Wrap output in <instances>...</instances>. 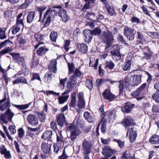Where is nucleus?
Here are the masks:
<instances>
[{
  "label": "nucleus",
  "mask_w": 159,
  "mask_h": 159,
  "mask_svg": "<svg viewBox=\"0 0 159 159\" xmlns=\"http://www.w3.org/2000/svg\"><path fill=\"white\" fill-rule=\"evenodd\" d=\"M1 154L4 155L6 159L10 158L11 157L10 151L7 150L4 145L1 146Z\"/></svg>",
  "instance_id": "6ab92c4d"
},
{
  "label": "nucleus",
  "mask_w": 159,
  "mask_h": 159,
  "mask_svg": "<svg viewBox=\"0 0 159 159\" xmlns=\"http://www.w3.org/2000/svg\"><path fill=\"white\" fill-rule=\"evenodd\" d=\"M149 142L152 144L159 143V136L156 135L152 136L149 139Z\"/></svg>",
  "instance_id": "cd10ccee"
},
{
  "label": "nucleus",
  "mask_w": 159,
  "mask_h": 159,
  "mask_svg": "<svg viewBox=\"0 0 159 159\" xmlns=\"http://www.w3.org/2000/svg\"><path fill=\"white\" fill-rule=\"evenodd\" d=\"M112 50L111 52V55L115 56L117 57H120V48L117 44L114 45L113 46Z\"/></svg>",
  "instance_id": "4be33fe9"
},
{
  "label": "nucleus",
  "mask_w": 159,
  "mask_h": 159,
  "mask_svg": "<svg viewBox=\"0 0 159 159\" xmlns=\"http://www.w3.org/2000/svg\"><path fill=\"white\" fill-rule=\"evenodd\" d=\"M122 124L126 129L128 126L134 125L135 124L134 120L130 116H128L123 120Z\"/></svg>",
  "instance_id": "2eb2a0df"
},
{
  "label": "nucleus",
  "mask_w": 159,
  "mask_h": 159,
  "mask_svg": "<svg viewBox=\"0 0 159 159\" xmlns=\"http://www.w3.org/2000/svg\"><path fill=\"white\" fill-rule=\"evenodd\" d=\"M108 117L109 119H112L116 117V114L115 111L112 110L110 111H108Z\"/></svg>",
  "instance_id": "c03bdc74"
},
{
  "label": "nucleus",
  "mask_w": 159,
  "mask_h": 159,
  "mask_svg": "<svg viewBox=\"0 0 159 159\" xmlns=\"http://www.w3.org/2000/svg\"><path fill=\"white\" fill-rule=\"evenodd\" d=\"M102 42L105 44V49L108 48L113 44L114 41L112 34L108 31H104L101 36Z\"/></svg>",
  "instance_id": "f257e3e1"
},
{
  "label": "nucleus",
  "mask_w": 159,
  "mask_h": 159,
  "mask_svg": "<svg viewBox=\"0 0 159 159\" xmlns=\"http://www.w3.org/2000/svg\"><path fill=\"white\" fill-rule=\"evenodd\" d=\"M129 83L132 86H137L141 82V77L139 75H134L130 77Z\"/></svg>",
  "instance_id": "1a4fd4ad"
},
{
  "label": "nucleus",
  "mask_w": 159,
  "mask_h": 159,
  "mask_svg": "<svg viewBox=\"0 0 159 159\" xmlns=\"http://www.w3.org/2000/svg\"><path fill=\"white\" fill-rule=\"evenodd\" d=\"M107 11L108 14L111 16H112L115 14L114 9L111 7L110 6H107Z\"/></svg>",
  "instance_id": "ea45409f"
},
{
  "label": "nucleus",
  "mask_w": 159,
  "mask_h": 159,
  "mask_svg": "<svg viewBox=\"0 0 159 159\" xmlns=\"http://www.w3.org/2000/svg\"><path fill=\"white\" fill-rule=\"evenodd\" d=\"M86 86L89 89H91L93 87L92 82L91 80L87 79L86 81Z\"/></svg>",
  "instance_id": "864d4df0"
},
{
  "label": "nucleus",
  "mask_w": 159,
  "mask_h": 159,
  "mask_svg": "<svg viewBox=\"0 0 159 159\" xmlns=\"http://www.w3.org/2000/svg\"><path fill=\"white\" fill-rule=\"evenodd\" d=\"M34 80H37L40 81L41 80L40 77L39 75L37 73H34L32 74V78L31 80L32 81Z\"/></svg>",
  "instance_id": "de8ad7c7"
},
{
  "label": "nucleus",
  "mask_w": 159,
  "mask_h": 159,
  "mask_svg": "<svg viewBox=\"0 0 159 159\" xmlns=\"http://www.w3.org/2000/svg\"><path fill=\"white\" fill-rule=\"evenodd\" d=\"M84 116L85 120L89 122L92 123L94 121L93 118L90 115V113L88 112H84Z\"/></svg>",
  "instance_id": "7c9ffc66"
},
{
  "label": "nucleus",
  "mask_w": 159,
  "mask_h": 159,
  "mask_svg": "<svg viewBox=\"0 0 159 159\" xmlns=\"http://www.w3.org/2000/svg\"><path fill=\"white\" fill-rule=\"evenodd\" d=\"M141 92L138 89L136 90L135 92L131 94V95L132 96L135 97L137 101H139L142 99L143 97H138V96L140 95Z\"/></svg>",
  "instance_id": "473e14b6"
},
{
  "label": "nucleus",
  "mask_w": 159,
  "mask_h": 159,
  "mask_svg": "<svg viewBox=\"0 0 159 159\" xmlns=\"http://www.w3.org/2000/svg\"><path fill=\"white\" fill-rule=\"evenodd\" d=\"M115 66V64L111 61H107L106 62L105 67L110 69H113Z\"/></svg>",
  "instance_id": "a18cd8bd"
},
{
  "label": "nucleus",
  "mask_w": 159,
  "mask_h": 159,
  "mask_svg": "<svg viewBox=\"0 0 159 159\" xmlns=\"http://www.w3.org/2000/svg\"><path fill=\"white\" fill-rule=\"evenodd\" d=\"M32 102L24 105H15V106L17 108L20 110H24L29 107V106L31 104Z\"/></svg>",
  "instance_id": "c9c22d12"
},
{
  "label": "nucleus",
  "mask_w": 159,
  "mask_h": 159,
  "mask_svg": "<svg viewBox=\"0 0 159 159\" xmlns=\"http://www.w3.org/2000/svg\"><path fill=\"white\" fill-rule=\"evenodd\" d=\"M106 123L105 121H101L100 122V124H101V130L102 132L104 134L105 133L106 131Z\"/></svg>",
  "instance_id": "58836bf2"
},
{
  "label": "nucleus",
  "mask_w": 159,
  "mask_h": 159,
  "mask_svg": "<svg viewBox=\"0 0 159 159\" xmlns=\"http://www.w3.org/2000/svg\"><path fill=\"white\" fill-rule=\"evenodd\" d=\"M57 64L56 60L54 59L51 61L48 67V69L52 71L55 74L56 73L57 70Z\"/></svg>",
  "instance_id": "b1692460"
},
{
  "label": "nucleus",
  "mask_w": 159,
  "mask_h": 159,
  "mask_svg": "<svg viewBox=\"0 0 159 159\" xmlns=\"http://www.w3.org/2000/svg\"><path fill=\"white\" fill-rule=\"evenodd\" d=\"M10 54L14 60H15L18 64H20L19 61V58L20 57V54L16 53H11Z\"/></svg>",
  "instance_id": "4c0bfd02"
},
{
  "label": "nucleus",
  "mask_w": 159,
  "mask_h": 159,
  "mask_svg": "<svg viewBox=\"0 0 159 159\" xmlns=\"http://www.w3.org/2000/svg\"><path fill=\"white\" fill-rule=\"evenodd\" d=\"M68 66L69 70V73L70 74L73 72L75 69V67L74 66L72 63H68Z\"/></svg>",
  "instance_id": "052dcab7"
},
{
  "label": "nucleus",
  "mask_w": 159,
  "mask_h": 159,
  "mask_svg": "<svg viewBox=\"0 0 159 159\" xmlns=\"http://www.w3.org/2000/svg\"><path fill=\"white\" fill-rule=\"evenodd\" d=\"M11 30L12 33L13 34H15L19 31L20 28L19 26L16 25L14 26L13 28L11 29Z\"/></svg>",
  "instance_id": "8fccbe9b"
},
{
  "label": "nucleus",
  "mask_w": 159,
  "mask_h": 159,
  "mask_svg": "<svg viewBox=\"0 0 159 159\" xmlns=\"http://www.w3.org/2000/svg\"><path fill=\"white\" fill-rule=\"evenodd\" d=\"M76 93L75 92H74L71 95V100L69 105V107L70 109L75 108L77 111L78 112H79L80 110L76 108Z\"/></svg>",
  "instance_id": "dca6fc26"
},
{
  "label": "nucleus",
  "mask_w": 159,
  "mask_h": 159,
  "mask_svg": "<svg viewBox=\"0 0 159 159\" xmlns=\"http://www.w3.org/2000/svg\"><path fill=\"white\" fill-rule=\"evenodd\" d=\"M67 130L70 132V139L73 142H74L76 137L79 136L81 133L79 129L73 125L68 126Z\"/></svg>",
  "instance_id": "7ed1b4c3"
},
{
  "label": "nucleus",
  "mask_w": 159,
  "mask_h": 159,
  "mask_svg": "<svg viewBox=\"0 0 159 159\" xmlns=\"http://www.w3.org/2000/svg\"><path fill=\"white\" fill-rule=\"evenodd\" d=\"M102 94L105 99L110 101H113L116 98L115 96L111 92L110 89H106Z\"/></svg>",
  "instance_id": "f8f14e48"
},
{
  "label": "nucleus",
  "mask_w": 159,
  "mask_h": 159,
  "mask_svg": "<svg viewBox=\"0 0 159 159\" xmlns=\"http://www.w3.org/2000/svg\"><path fill=\"white\" fill-rule=\"evenodd\" d=\"M18 136L20 138H22L24 135V131L22 128H20L18 129Z\"/></svg>",
  "instance_id": "e2e57ef3"
},
{
  "label": "nucleus",
  "mask_w": 159,
  "mask_h": 159,
  "mask_svg": "<svg viewBox=\"0 0 159 159\" xmlns=\"http://www.w3.org/2000/svg\"><path fill=\"white\" fill-rule=\"evenodd\" d=\"M57 121L58 124L62 126L65 121V117L64 113H61L57 114L56 116Z\"/></svg>",
  "instance_id": "5701e85b"
},
{
  "label": "nucleus",
  "mask_w": 159,
  "mask_h": 159,
  "mask_svg": "<svg viewBox=\"0 0 159 159\" xmlns=\"http://www.w3.org/2000/svg\"><path fill=\"white\" fill-rule=\"evenodd\" d=\"M95 16V14L93 12H88L86 14V17L88 20L92 19V18Z\"/></svg>",
  "instance_id": "6e6d98bb"
},
{
  "label": "nucleus",
  "mask_w": 159,
  "mask_h": 159,
  "mask_svg": "<svg viewBox=\"0 0 159 159\" xmlns=\"http://www.w3.org/2000/svg\"><path fill=\"white\" fill-rule=\"evenodd\" d=\"M114 141L118 143V145L120 148H122L124 146L125 142L121 141L120 140L117 139H115Z\"/></svg>",
  "instance_id": "4d7b16f0"
},
{
  "label": "nucleus",
  "mask_w": 159,
  "mask_h": 159,
  "mask_svg": "<svg viewBox=\"0 0 159 159\" xmlns=\"http://www.w3.org/2000/svg\"><path fill=\"white\" fill-rule=\"evenodd\" d=\"M152 110L155 112H159V105L153 106L152 107Z\"/></svg>",
  "instance_id": "0e129e2a"
},
{
  "label": "nucleus",
  "mask_w": 159,
  "mask_h": 159,
  "mask_svg": "<svg viewBox=\"0 0 159 159\" xmlns=\"http://www.w3.org/2000/svg\"><path fill=\"white\" fill-rule=\"evenodd\" d=\"M48 51L45 47L41 46L37 51V53L39 55H42Z\"/></svg>",
  "instance_id": "c85d7f7f"
},
{
  "label": "nucleus",
  "mask_w": 159,
  "mask_h": 159,
  "mask_svg": "<svg viewBox=\"0 0 159 159\" xmlns=\"http://www.w3.org/2000/svg\"><path fill=\"white\" fill-rule=\"evenodd\" d=\"M136 33V31L133 28L125 27L124 29V35L129 40L134 39Z\"/></svg>",
  "instance_id": "20e7f679"
},
{
  "label": "nucleus",
  "mask_w": 159,
  "mask_h": 159,
  "mask_svg": "<svg viewBox=\"0 0 159 159\" xmlns=\"http://www.w3.org/2000/svg\"><path fill=\"white\" fill-rule=\"evenodd\" d=\"M61 18L62 19V20L65 22H67L69 19V17L67 15L66 12Z\"/></svg>",
  "instance_id": "69168bd1"
},
{
  "label": "nucleus",
  "mask_w": 159,
  "mask_h": 159,
  "mask_svg": "<svg viewBox=\"0 0 159 159\" xmlns=\"http://www.w3.org/2000/svg\"><path fill=\"white\" fill-rule=\"evenodd\" d=\"M52 132L51 130H47L45 131L42 135V139L48 141H52Z\"/></svg>",
  "instance_id": "a211bd4d"
},
{
  "label": "nucleus",
  "mask_w": 159,
  "mask_h": 159,
  "mask_svg": "<svg viewBox=\"0 0 159 159\" xmlns=\"http://www.w3.org/2000/svg\"><path fill=\"white\" fill-rule=\"evenodd\" d=\"M77 83L76 79L74 75H71L69 79L67 87H70V88H73L74 85Z\"/></svg>",
  "instance_id": "393cba45"
},
{
  "label": "nucleus",
  "mask_w": 159,
  "mask_h": 159,
  "mask_svg": "<svg viewBox=\"0 0 159 159\" xmlns=\"http://www.w3.org/2000/svg\"><path fill=\"white\" fill-rule=\"evenodd\" d=\"M27 120L29 123L32 126H36L39 124L38 119L37 117L32 114H30L27 117Z\"/></svg>",
  "instance_id": "9d476101"
},
{
  "label": "nucleus",
  "mask_w": 159,
  "mask_h": 159,
  "mask_svg": "<svg viewBox=\"0 0 159 159\" xmlns=\"http://www.w3.org/2000/svg\"><path fill=\"white\" fill-rule=\"evenodd\" d=\"M39 60L37 58L34 57L32 61V66L33 68H35L36 67L39 63Z\"/></svg>",
  "instance_id": "49530a36"
},
{
  "label": "nucleus",
  "mask_w": 159,
  "mask_h": 159,
  "mask_svg": "<svg viewBox=\"0 0 159 159\" xmlns=\"http://www.w3.org/2000/svg\"><path fill=\"white\" fill-rule=\"evenodd\" d=\"M84 36L85 37V42L89 43L93 38L91 31L89 29H86L83 31Z\"/></svg>",
  "instance_id": "4468645a"
},
{
  "label": "nucleus",
  "mask_w": 159,
  "mask_h": 159,
  "mask_svg": "<svg viewBox=\"0 0 159 159\" xmlns=\"http://www.w3.org/2000/svg\"><path fill=\"white\" fill-rule=\"evenodd\" d=\"M4 98L3 99L1 100V104L3 102L6 100V102H5V104L3 105L2 104V106H1V111H3L8 108L10 106L11 104L9 98L7 99L6 98V93H4Z\"/></svg>",
  "instance_id": "ddd939ff"
},
{
  "label": "nucleus",
  "mask_w": 159,
  "mask_h": 159,
  "mask_svg": "<svg viewBox=\"0 0 159 159\" xmlns=\"http://www.w3.org/2000/svg\"><path fill=\"white\" fill-rule=\"evenodd\" d=\"M74 75L76 77H80L81 75V71L78 69L76 68L74 71Z\"/></svg>",
  "instance_id": "680f3d73"
},
{
  "label": "nucleus",
  "mask_w": 159,
  "mask_h": 159,
  "mask_svg": "<svg viewBox=\"0 0 159 159\" xmlns=\"http://www.w3.org/2000/svg\"><path fill=\"white\" fill-rule=\"evenodd\" d=\"M82 146L83 152L85 154H89L92 149V145L91 142L86 140L84 139L82 142Z\"/></svg>",
  "instance_id": "39448f33"
},
{
  "label": "nucleus",
  "mask_w": 159,
  "mask_h": 159,
  "mask_svg": "<svg viewBox=\"0 0 159 159\" xmlns=\"http://www.w3.org/2000/svg\"><path fill=\"white\" fill-rule=\"evenodd\" d=\"M6 113L8 116V120H11L12 118L14 115V114L11 111V110L9 109L7 110Z\"/></svg>",
  "instance_id": "79ce46f5"
},
{
  "label": "nucleus",
  "mask_w": 159,
  "mask_h": 159,
  "mask_svg": "<svg viewBox=\"0 0 159 159\" xmlns=\"http://www.w3.org/2000/svg\"><path fill=\"white\" fill-rule=\"evenodd\" d=\"M51 145L48 142H43L41 146V150L45 154H48L49 153Z\"/></svg>",
  "instance_id": "f3484780"
},
{
  "label": "nucleus",
  "mask_w": 159,
  "mask_h": 159,
  "mask_svg": "<svg viewBox=\"0 0 159 159\" xmlns=\"http://www.w3.org/2000/svg\"><path fill=\"white\" fill-rule=\"evenodd\" d=\"M1 120L3 121L5 123H7L8 122V116L6 112L1 116Z\"/></svg>",
  "instance_id": "5fc2aeb1"
},
{
  "label": "nucleus",
  "mask_w": 159,
  "mask_h": 159,
  "mask_svg": "<svg viewBox=\"0 0 159 159\" xmlns=\"http://www.w3.org/2000/svg\"><path fill=\"white\" fill-rule=\"evenodd\" d=\"M77 48L80 52L83 53L86 52L88 50V46L85 43L77 44Z\"/></svg>",
  "instance_id": "a878e982"
},
{
  "label": "nucleus",
  "mask_w": 159,
  "mask_h": 159,
  "mask_svg": "<svg viewBox=\"0 0 159 159\" xmlns=\"http://www.w3.org/2000/svg\"><path fill=\"white\" fill-rule=\"evenodd\" d=\"M134 106V104L129 102H127L125 103V106L122 107L121 110L123 112L128 113L131 111Z\"/></svg>",
  "instance_id": "aec40b11"
},
{
  "label": "nucleus",
  "mask_w": 159,
  "mask_h": 159,
  "mask_svg": "<svg viewBox=\"0 0 159 159\" xmlns=\"http://www.w3.org/2000/svg\"><path fill=\"white\" fill-rule=\"evenodd\" d=\"M35 15L34 11H30L28 14L27 17V22L28 23H30L32 22Z\"/></svg>",
  "instance_id": "bb28decb"
},
{
  "label": "nucleus",
  "mask_w": 159,
  "mask_h": 159,
  "mask_svg": "<svg viewBox=\"0 0 159 159\" xmlns=\"http://www.w3.org/2000/svg\"><path fill=\"white\" fill-rule=\"evenodd\" d=\"M131 21L132 22L135 23L139 24L140 22V20L136 17H133L131 19Z\"/></svg>",
  "instance_id": "774afa93"
},
{
  "label": "nucleus",
  "mask_w": 159,
  "mask_h": 159,
  "mask_svg": "<svg viewBox=\"0 0 159 159\" xmlns=\"http://www.w3.org/2000/svg\"><path fill=\"white\" fill-rule=\"evenodd\" d=\"M129 136V139L131 143L134 142L137 136V134L134 128H129L128 129L126 136Z\"/></svg>",
  "instance_id": "6e6552de"
},
{
  "label": "nucleus",
  "mask_w": 159,
  "mask_h": 159,
  "mask_svg": "<svg viewBox=\"0 0 159 159\" xmlns=\"http://www.w3.org/2000/svg\"><path fill=\"white\" fill-rule=\"evenodd\" d=\"M54 75L50 71L48 72L43 77V80L44 82L46 83H49L52 80V78Z\"/></svg>",
  "instance_id": "412c9836"
},
{
  "label": "nucleus",
  "mask_w": 159,
  "mask_h": 159,
  "mask_svg": "<svg viewBox=\"0 0 159 159\" xmlns=\"http://www.w3.org/2000/svg\"><path fill=\"white\" fill-rule=\"evenodd\" d=\"M108 146H106L102 149V154L103 156L109 159L116 152Z\"/></svg>",
  "instance_id": "0eeeda50"
},
{
  "label": "nucleus",
  "mask_w": 159,
  "mask_h": 159,
  "mask_svg": "<svg viewBox=\"0 0 159 159\" xmlns=\"http://www.w3.org/2000/svg\"><path fill=\"white\" fill-rule=\"evenodd\" d=\"M92 34L93 35L100 34L101 32V29L99 28H97L95 30L91 31Z\"/></svg>",
  "instance_id": "3c124183"
},
{
  "label": "nucleus",
  "mask_w": 159,
  "mask_h": 159,
  "mask_svg": "<svg viewBox=\"0 0 159 159\" xmlns=\"http://www.w3.org/2000/svg\"><path fill=\"white\" fill-rule=\"evenodd\" d=\"M69 95H66L65 96H63L61 95V96L58 97V103L60 104H62L66 102L69 98Z\"/></svg>",
  "instance_id": "c756f323"
},
{
  "label": "nucleus",
  "mask_w": 159,
  "mask_h": 159,
  "mask_svg": "<svg viewBox=\"0 0 159 159\" xmlns=\"http://www.w3.org/2000/svg\"><path fill=\"white\" fill-rule=\"evenodd\" d=\"M108 111L104 113L102 115H101V117L102 118L101 121H105L106 122H107V120L109 119L108 117Z\"/></svg>",
  "instance_id": "603ef678"
},
{
  "label": "nucleus",
  "mask_w": 159,
  "mask_h": 159,
  "mask_svg": "<svg viewBox=\"0 0 159 159\" xmlns=\"http://www.w3.org/2000/svg\"><path fill=\"white\" fill-rule=\"evenodd\" d=\"M41 122H44L46 117V114L43 111L41 112H38L37 114Z\"/></svg>",
  "instance_id": "72a5a7b5"
},
{
  "label": "nucleus",
  "mask_w": 159,
  "mask_h": 159,
  "mask_svg": "<svg viewBox=\"0 0 159 159\" xmlns=\"http://www.w3.org/2000/svg\"><path fill=\"white\" fill-rule=\"evenodd\" d=\"M106 82V81L102 79H98L96 81V85L98 87L104 84Z\"/></svg>",
  "instance_id": "a19ab883"
},
{
  "label": "nucleus",
  "mask_w": 159,
  "mask_h": 159,
  "mask_svg": "<svg viewBox=\"0 0 159 159\" xmlns=\"http://www.w3.org/2000/svg\"><path fill=\"white\" fill-rule=\"evenodd\" d=\"M44 35L38 33L34 34V38L37 42H40L44 39Z\"/></svg>",
  "instance_id": "e433bc0d"
},
{
  "label": "nucleus",
  "mask_w": 159,
  "mask_h": 159,
  "mask_svg": "<svg viewBox=\"0 0 159 159\" xmlns=\"http://www.w3.org/2000/svg\"><path fill=\"white\" fill-rule=\"evenodd\" d=\"M152 98L156 102H159V90L157 91L153 95Z\"/></svg>",
  "instance_id": "37998d69"
},
{
  "label": "nucleus",
  "mask_w": 159,
  "mask_h": 159,
  "mask_svg": "<svg viewBox=\"0 0 159 159\" xmlns=\"http://www.w3.org/2000/svg\"><path fill=\"white\" fill-rule=\"evenodd\" d=\"M51 40L53 42H55L57 38V33L56 32L52 31L50 35Z\"/></svg>",
  "instance_id": "f704fd0d"
},
{
  "label": "nucleus",
  "mask_w": 159,
  "mask_h": 159,
  "mask_svg": "<svg viewBox=\"0 0 159 159\" xmlns=\"http://www.w3.org/2000/svg\"><path fill=\"white\" fill-rule=\"evenodd\" d=\"M57 7H53L52 8H50L47 10L44 15V19H46L45 21L46 24L48 25L51 23V18L55 16L57 13L56 11L54 10V8Z\"/></svg>",
  "instance_id": "f03ea898"
},
{
  "label": "nucleus",
  "mask_w": 159,
  "mask_h": 159,
  "mask_svg": "<svg viewBox=\"0 0 159 159\" xmlns=\"http://www.w3.org/2000/svg\"><path fill=\"white\" fill-rule=\"evenodd\" d=\"M70 40H66L64 44V47L66 52H68L69 50V47L70 46Z\"/></svg>",
  "instance_id": "13d9d810"
},
{
  "label": "nucleus",
  "mask_w": 159,
  "mask_h": 159,
  "mask_svg": "<svg viewBox=\"0 0 159 159\" xmlns=\"http://www.w3.org/2000/svg\"><path fill=\"white\" fill-rule=\"evenodd\" d=\"M108 81L111 84H113L114 83H119V94H122L123 92V89L124 88H126L128 87L129 85V82L126 81H112L111 80H109Z\"/></svg>",
  "instance_id": "423d86ee"
},
{
  "label": "nucleus",
  "mask_w": 159,
  "mask_h": 159,
  "mask_svg": "<svg viewBox=\"0 0 159 159\" xmlns=\"http://www.w3.org/2000/svg\"><path fill=\"white\" fill-rule=\"evenodd\" d=\"M87 2L84 5L82 8V10L84 11H85L87 9L92 7L91 6L88 2Z\"/></svg>",
  "instance_id": "338daca9"
},
{
  "label": "nucleus",
  "mask_w": 159,
  "mask_h": 159,
  "mask_svg": "<svg viewBox=\"0 0 159 159\" xmlns=\"http://www.w3.org/2000/svg\"><path fill=\"white\" fill-rule=\"evenodd\" d=\"M6 28L1 29V39H3L7 38V36L5 34Z\"/></svg>",
  "instance_id": "09e8293b"
},
{
  "label": "nucleus",
  "mask_w": 159,
  "mask_h": 159,
  "mask_svg": "<svg viewBox=\"0 0 159 159\" xmlns=\"http://www.w3.org/2000/svg\"><path fill=\"white\" fill-rule=\"evenodd\" d=\"M131 65V62L130 61H128L125 62L122 65V68L125 71L128 70L130 68Z\"/></svg>",
  "instance_id": "2f4dec72"
},
{
  "label": "nucleus",
  "mask_w": 159,
  "mask_h": 159,
  "mask_svg": "<svg viewBox=\"0 0 159 159\" xmlns=\"http://www.w3.org/2000/svg\"><path fill=\"white\" fill-rule=\"evenodd\" d=\"M67 79V78H66L65 79H60V86L62 89H63L64 88L65 83Z\"/></svg>",
  "instance_id": "bf43d9fd"
},
{
  "label": "nucleus",
  "mask_w": 159,
  "mask_h": 159,
  "mask_svg": "<svg viewBox=\"0 0 159 159\" xmlns=\"http://www.w3.org/2000/svg\"><path fill=\"white\" fill-rule=\"evenodd\" d=\"M83 93H79L78 101L77 106L79 109L84 108L85 107V102L83 98Z\"/></svg>",
  "instance_id": "9b49d317"
}]
</instances>
